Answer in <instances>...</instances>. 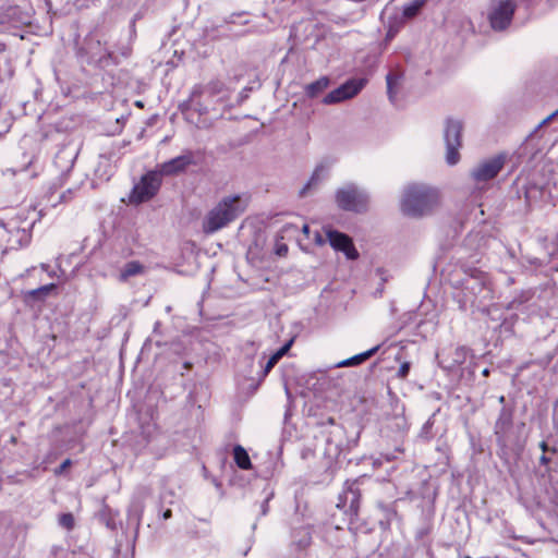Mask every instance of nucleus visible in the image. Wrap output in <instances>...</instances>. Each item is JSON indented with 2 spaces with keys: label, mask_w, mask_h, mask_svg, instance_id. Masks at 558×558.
<instances>
[{
  "label": "nucleus",
  "mask_w": 558,
  "mask_h": 558,
  "mask_svg": "<svg viewBox=\"0 0 558 558\" xmlns=\"http://www.w3.org/2000/svg\"><path fill=\"white\" fill-rule=\"evenodd\" d=\"M438 205L439 194L436 189L413 183L404 189L400 208L405 216L421 218L432 214Z\"/></svg>",
  "instance_id": "nucleus-1"
},
{
  "label": "nucleus",
  "mask_w": 558,
  "mask_h": 558,
  "mask_svg": "<svg viewBox=\"0 0 558 558\" xmlns=\"http://www.w3.org/2000/svg\"><path fill=\"white\" fill-rule=\"evenodd\" d=\"M247 202L240 195L222 197L205 216L202 230L213 234L238 219L246 209Z\"/></svg>",
  "instance_id": "nucleus-2"
},
{
  "label": "nucleus",
  "mask_w": 558,
  "mask_h": 558,
  "mask_svg": "<svg viewBox=\"0 0 558 558\" xmlns=\"http://www.w3.org/2000/svg\"><path fill=\"white\" fill-rule=\"evenodd\" d=\"M225 84L218 80L211 81L206 85L195 86L190 95V107L201 114L214 110L215 98L223 94Z\"/></svg>",
  "instance_id": "nucleus-3"
},
{
  "label": "nucleus",
  "mask_w": 558,
  "mask_h": 558,
  "mask_svg": "<svg viewBox=\"0 0 558 558\" xmlns=\"http://www.w3.org/2000/svg\"><path fill=\"white\" fill-rule=\"evenodd\" d=\"M517 8V0H490L487 19L494 31H505L511 23Z\"/></svg>",
  "instance_id": "nucleus-4"
},
{
  "label": "nucleus",
  "mask_w": 558,
  "mask_h": 558,
  "mask_svg": "<svg viewBox=\"0 0 558 558\" xmlns=\"http://www.w3.org/2000/svg\"><path fill=\"white\" fill-rule=\"evenodd\" d=\"M161 185V177L157 171H149L144 174L140 182H137L130 195L129 202L133 205H138L151 199L159 191Z\"/></svg>",
  "instance_id": "nucleus-5"
},
{
  "label": "nucleus",
  "mask_w": 558,
  "mask_h": 558,
  "mask_svg": "<svg viewBox=\"0 0 558 558\" xmlns=\"http://www.w3.org/2000/svg\"><path fill=\"white\" fill-rule=\"evenodd\" d=\"M337 205L348 211L361 213L366 210L367 194L354 184H348L336 193Z\"/></svg>",
  "instance_id": "nucleus-6"
},
{
  "label": "nucleus",
  "mask_w": 558,
  "mask_h": 558,
  "mask_svg": "<svg viewBox=\"0 0 558 558\" xmlns=\"http://www.w3.org/2000/svg\"><path fill=\"white\" fill-rule=\"evenodd\" d=\"M462 123L461 121L447 119L444 138L447 147L446 161L453 166L460 159L459 148L461 147Z\"/></svg>",
  "instance_id": "nucleus-7"
},
{
  "label": "nucleus",
  "mask_w": 558,
  "mask_h": 558,
  "mask_svg": "<svg viewBox=\"0 0 558 558\" xmlns=\"http://www.w3.org/2000/svg\"><path fill=\"white\" fill-rule=\"evenodd\" d=\"M506 156L499 154L490 159L481 162L471 171V177L476 182H485L494 179L499 171L504 168Z\"/></svg>",
  "instance_id": "nucleus-8"
},
{
  "label": "nucleus",
  "mask_w": 558,
  "mask_h": 558,
  "mask_svg": "<svg viewBox=\"0 0 558 558\" xmlns=\"http://www.w3.org/2000/svg\"><path fill=\"white\" fill-rule=\"evenodd\" d=\"M364 85L365 80L363 78L350 80L342 84L341 86H339L338 88L328 93L324 97L323 102L325 105H332L350 99L357 95L362 90Z\"/></svg>",
  "instance_id": "nucleus-9"
},
{
  "label": "nucleus",
  "mask_w": 558,
  "mask_h": 558,
  "mask_svg": "<svg viewBox=\"0 0 558 558\" xmlns=\"http://www.w3.org/2000/svg\"><path fill=\"white\" fill-rule=\"evenodd\" d=\"M361 504V492L356 486L355 482L345 483V488L339 495L338 508L345 509L352 518H356L360 510Z\"/></svg>",
  "instance_id": "nucleus-10"
},
{
  "label": "nucleus",
  "mask_w": 558,
  "mask_h": 558,
  "mask_svg": "<svg viewBox=\"0 0 558 558\" xmlns=\"http://www.w3.org/2000/svg\"><path fill=\"white\" fill-rule=\"evenodd\" d=\"M195 163L194 153L186 150L182 155L159 165V170L157 172L160 173V177L175 175L184 172L191 165Z\"/></svg>",
  "instance_id": "nucleus-11"
},
{
  "label": "nucleus",
  "mask_w": 558,
  "mask_h": 558,
  "mask_svg": "<svg viewBox=\"0 0 558 558\" xmlns=\"http://www.w3.org/2000/svg\"><path fill=\"white\" fill-rule=\"evenodd\" d=\"M326 235L332 248L343 252L349 259L359 258V252L349 235L331 229H326Z\"/></svg>",
  "instance_id": "nucleus-12"
},
{
  "label": "nucleus",
  "mask_w": 558,
  "mask_h": 558,
  "mask_svg": "<svg viewBox=\"0 0 558 558\" xmlns=\"http://www.w3.org/2000/svg\"><path fill=\"white\" fill-rule=\"evenodd\" d=\"M488 284V276L485 272L477 269H470L468 278L463 280L464 290L469 291L474 296H476L477 294L482 293L485 290L489 291Z\"/></svg>",
  "instance_id": "nucleus-13"
},
{
  "label": "nucleus",
  "mask_w": 558,
  "mask_h": 558,
  "mask_svg": "<svg viewBox=\"0 0 558 558\" xmlns=\"http://www.w3.org/2000/svg\"><path fill=\"white\" fill-rule=\"evenodd\" d=\"M513 413L511 409L502 408L495 423V434L498 440H504L506 434L512 426Z\"/></svg>",
  "instance_id": "nucleus-14"
},
{
  "label": "nucleus",
  "mask_w": 558,
  "mask_h": 558,
  "mask_svg": "<svg viewBox=\"0 0 558 558\" xmlns=\"http://www.w3.org/2000/svg\"><path fill=\"white\" fill-rule=\"evenodd\" d=\"M144 508V498L137 497L133 499L128 510V522L135 529V531H138L141 526Z\"/></svg>",
  "instance_id": "nucleus-15"
},
{
  "label": "nucleus",
  "mask_w": 558,
  "mask_h": 558,
  "mask_svg": "<svg viewBox=\"0 0 558 558\" xmlns=\"http://www.w3.org/2000/svg\"><path fill=\"white\" fill-rule=\"evenodd\" d=\"M57 288L54 283H49L41 286L37 289L26 291L24 293V301H44L51 291H53Z\"/></svg>",
  "instance_id": "nucleus-16"
},
{
  "label": "nucleus",
  "mask_w": 558,
  "mask_h": 558,
  "mask_svg": "<svg viewBox=\"0 0 558 558\" xmlns=\"http://www.w3.org/2000/svg\"><path fill=\"white\" fill-rule=\"evenodd\" d=\"M329 165L319 163L306 185L302 189L301 195H305L306 192L312 189L313 186H316L328 173Z\"/></svg>",
  "instance_id": "nucleus-17"
},
{
  "label": "nucleus",
  "mask_w": 558,
  "mask_h": 558,
  "mask_svg": "<svg viewBox=\"0 0 558 558\" xmlns=\"http://www.w3.org/2000/svg\"><path fill=\"white\" fill-rule=\"evenodd\" d=\"M329 78L327 76H322L315 82H312L305 86V94L310 98H315L319 96L324 90L329 86Z\"/></svg>",
  "instance_id": "nucleus-18"
},
{
  "label": "nucleus",
  "mask_w": 558,
  "mask_h": 558,
  "mask_svg": "<svg viewBox=\"0 0 558 558\" xmlns=\"http://www.w3.org/2000/svg\"><path fill=\"white\" fill-rule=\"evenodd\" d=\"M378 350V347H374L369 349L368 351H365L363 353L356 354L350 359L343 360L339 363H337V367H349V366H355L363 362H365L367 359H369L372 355H374Z\"/></svg>",
  "instance_id": "nucleus-19"
},
{
  "label": "nucleus",
  "mask_w": 558,
  "mask_h": 558,
  "mask_svg": "<svg viewBox=\"0 0 558 558\" xmlns=\"http://www.w3.org/2000/svg\"><path fill=\"white\" fill-rule=\"evenodd\" d=\"M233 459H234L236 465L242 470H250L252 468V463H251L248 453L240 445H236L233 448Z\"/></svg>",
  "instance_id": "nucleus-20"
},
{
  "label": "nucleus",
  "mask_w": 558,
  "mask_h": 558,
  "mask_svg": "<svg viewBox=\"0 0 558 558\" xmlns=\"http://www.w3.org/2000/svg\"><path fill=\"white\" fill-rule=\"evenodd\" d=\"M144 267L140 262H129L125 264L123 269L120 272V279L122 281L128 280L130 277L136 276L141 272H143Z\"/></svg>",
  "instance_id": "nucleus-21"
},
{
  "label": "nucleus",
  "mask_w": 558,
  "mask_h": 558,
  "mask_svg": "<svg viewBox=\"0 0 558 558\" xmlns=\"http://www.w3.org/2000/svg\"><path fill=\"white\" fill-rule=\"evenodd\" d=\"M426 0H412L411 2L404 4L402 10V15L404 19H413L418 14L421 9L425 5Z\"/></svg>",
  "instance_id": "nucleus-22"
},
{
  "label": "nucleus",
  "mask_w": 558,
  "mask_h": 558,
  "mask_svg": "<svg viewBox=\"0 0 558 558\" xmlns=\"http://www.w3.org/2000/svg\"><path fill=\"white\" fill-rule=\"evenodd\" d=\"M400 80H401V75H399L398 73L390 72L386 76L387 93H388L389 99L391 101H395V98H396V95H397L396 88L399 85Z\"/></svg>",
  "instance_id": "nucleus-23"
},
{
  "label": "nucleus",
  "mask_w": 558,
  "mask_h": 558,
  "mask_svg": "<svg viewBox=\"0 0 558 558\" xmlns=\"http://www.w3.org/2000/svg\"><path fill=\"white\" fill-rule=\"evenodd\" d=\"M74 523L75 521L72 513H62L59 517V524L69 531L74 527Z\"/></svg>",
  "instance_id": "nucleus-24"
},
{
  "label": "nucleus",
  "mask_w": 558,
  "mask_h": 558,
  "mask_svg": "<svg viewBox=\"0 0 558 558\" xmlns=\"http://www.w3.org/2000/svg\"><path fill=\"white\" fill-rule=\"evenodd\" d=\"M379 508L381 509L383 513H384V517L386 518V520L388 522H390L393 518L397 517V512L395 509L390 508L389 506H385L383 504H379L378 505Z\"/></svg>",
  "instance_id": "nucleus-25"
},
{
  "label": "nucleus",
  "mask_w": 558,
  "mask_h": 558,
  "mask_svg": "<svg viewBox=\"0 0 558 558\" xmlns=\"http://www.w3.org/2000/svg\"><path fill=\"white\" fill-rule=\"evenodd\" d=\"M279 357L274 353L268 362L266 363L264 371H263V377H266L267 374L272 369V367L279 362Z\"/></svg>",
  "instance_id": "nucleus-26"
},
{
  "label": "nucleus",
  "mask_w": 558,
  "mask_h": 558,
  "mask_svg": "<svg viewBox=\"0 0 558 558\" xmlns=\"http://www.w3.org/2000/svg\"><path fill=\"white\" fill-rule=\"evenodd\" d=\"M409 372H410V363L404 362L399 367L398 377L401 379H404L408 376Z\"/></svg>",
  "instance_id": "nucleus-27"
},
{
  "label": "nucleus",
  "mask_w": 558,
  "mask_h": 558,
  "mask_svg": "<svg viewBox=\"0 0 558 558\" xmlns=\"http://www.w3.org/2000/svg\"><path fill=\"white\" fill-rule=\"evenodd\" d=\"M72 461L70 459L64 460L59 468L54 470L56 475H61L69 466H71Z\"/></svg>",
  "instance_id": "nucleus-28"
},
{
  "label": "nucleus",
  "mask_w": 558,
  "mask_h": 558,
  "mask_svg": "<svg viewBox=\"0 0 558 558\" xmlns=\"http://www.w3.org/2000/svg\"><path fill=\"white\" fill-rule=\"evenodd\" d=\"M293 340L291 339L290 341H288L284 345H282L278 351L275 352V354L281 359L284 354H287V352L289 351L291 344H292Z\"/></svg>",
  "instance_id": "nucleus-29"
},
{
  "label": "nucleus",
  "mask_w": 558,
  "mask_h": 558,
  "mask_svg": "<svg viewBox=\"0 0 558 558\" xmlns=\"http://www.w3.org/2000/svg\"><path fill=\"white\" fill-rule=\"evenodd\" d=\"M293 340L291 339L290 341H288L284 345H282L278 351L275 352V354L281 359L284 354H287V352L289 351L291 344H292Z\"/></svg>",
  "instance_id": "nucleus-30"
},
{
  "label": "nucleus",
  "mask_w": 558,
  "mask_h": 558,
  "mask_svg": "<svg viewBox=\"0 0 558 558\" xmlns=\"http://www.w3.org/2000/svg\"><path fill=\"white\" fill-rule=\"evenodd\" d=\"M276 253L279 256H284L288 253V246L286 244L277 245Z\"/></svg>",
  "instance_id": "nucleus-31"
},
{
  "label": "nucleus",
  "mask_w": 558,
  "mask_h": 558,
  "mask_svg": "<svg viewBox=\"0 0 558 558\" xmlns=\"http://www.w3.org/2000/svg\"><path fill=\"white\" fill-rule=\"evenodd\" d=\"M558 114V110H556L555 112H553L551 114H549L547 118H545L541 123H539V126H543L545 124H547L549 121H551Z\"/></svg>",
  "instance_id": "nucleus-32"
},
{
  "label": "nucleus",
  "mask_w": 558,
  "mask_h": 558,
  "mask_svg": "<svg viewBox=\"0 0 558 558\" xmlns=\"http://www.w3.org/2000/svg\"><path fill=\"white\" fill-rule=\"evenodd\" d=\"M558 114V110H556L555 112H553L551 114H549L547 118H545L541 123H539V126H543L545 124H547L549 121H551Z\"/></svg>",
  "instance_id": "nucleus-33"
},
{
  "label": "nucleus",
  "mask_w": 558,
  "mask_h": 558,
  "mask_svg": "<svg viewBox=\"0 0 558 558\" xmlns=\"http://www.w3.org/2000/svg\"><path fill=\"white\" fill-rule=\"evenodd\" d=\"M314 241L318 245H323L325 243V239L323 238V235L319 232L315 233Z\"/></svg>",
  "instance_id": "nucleus-34"
},
{
  "label": "nucleus",
  "mask_w": 558,
  "mask_h": 558,
  "mask_svg": "<svg viewBox=\"0 0 558 558\" xmlns=\"http://www.w3.org/2000/svg\"><path fill=\"white\" fill-rule=\"evenodd\" d=\"M161 517L163 520H168L172 517V511L170 509H167L166 511L162 512Z\"/></svg>",
  "instance_id": "nucleus-35"
},
{
  "label": "nucleus",
  "mask_w": 558,
  "mask_h": 558,
  "mask_svg": "<svg viewBox=\"0 0 558 558\" xmlns=\"http://www.w3.org/2000/svg\"><path fill=\"white\" fill-rule=\"evenodd\" d=\"M251 90V88H244L241 93H240V99L241 101L244 100L245 98H247V92Z\"/></svg>",
  "instance_id": "nucleus-36"
},
{
  "label": "nucleus",
  "mask_w": 558,
  "mask_h": 558,
  "mask_svg": "<svg viewBox=\"0 0 558 558\" xmlns=\"http://www.w3.org/2000/svg\"><path fill=\"white\" fill-rule=\"evenodd\" d=\"M302 232L308 238V235H310V227L307 225H304L302 227Z\"/></svg>",
  "instance_id": "nucleus-37"
},
{
  "label": "nucleus",
  "mask_w": 558,
  "mask_h": 558,
  "mask_svg": "<svg viewBox=\"0 0 558 558\" xmlns=\"http://www.w3.org/2000/svg\"><path fill=\"white\" fill-rule=\"evenodd\" d=\"M539 461H541L542 464L546 465L549 462V459L545 454H543L539 458Z\"/></svg>",
  "instance_id": "nucleus-38"
},
{
  "label": "nucleus",
  "mask_w": 558,
  "mask_h": 558,
  "mask_svg": "<svg viewBox=\"0 0 558 558\" xmlns=\"http://www.w3.org/2000/svg\"><path fill=\"white\" fill-rule=\"evenodd\" d=\"M384 457H385V459H386L387 461H391V460H393V459H397V456H396V454H389V453H386Z\"/></svg>",
  "instance_id": "nucleus-39"
},
{
  "label": "nucleus",
  "mask_w": 558,
  "mask_h": 558,
  "mask_svg": "<svg viewBox=\"0 0 558 558\" xmlns=\"http://www.w3.org/2000/svg\"><path fill=\"white\" fill-rule=\"evenodd\" d=\"M539 447L543 450V452L547 451V449H548L547 444L545 441H542Z\"/></svg>",
  "instance_id": "nucleus-40"
},
{
  "label": "nucleus",
  "mask_w": 558,
  "mask_h": 558,
  "mask_svg": "<svg viewBox=\"0 0 558 558\" xmlns=\"http://www.w3.org/2000/svg\"><path fill=\"white\" fill-rule=\"evenodd\" d=\"M265 504H267V501H265ZM266 511H267V507H266V505H264V507H263V513L265 514V513H266Z\"/></svg>",
  "instance_id": "nucleus-41"
},
{
  "label": "nucleus",
  "mask_w": 558,
  "mask_h": 558,
  "mask_svg": "<svg viewBox=\"0 0 558 558\" xmlns=\"http://www.w3.org/2000/svg\"><path fill=\"white\" fill-rule=\"evenodd\" d=\"M328 423H329V424H333V423H335L333 418H332V417H329Z\"/></svg>",
  "instance_id": "nucleus-42"
},
{
  "label": "nucleus",
  "mask_w": 558,
  "mask_h": 558,
  "mask_svg": "<svg viewBox=\"0 0 558 558\" xmlns=\"http://www.w3.org/2000/svg\"><path fill=\"white\" fill-rule=\"evenodd\" d=\"M504 401H505V397H504V396H501V397L499 398V402H504Z\"/></svg>",
  "instance_id": "nucleus-43"
}]
</instances>
